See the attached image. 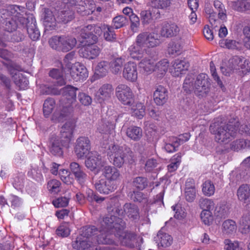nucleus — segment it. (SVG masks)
<instances>
[{
    "label": "nucleus",
    "mask_w": 250,
    "mask_h": 250,
    "mask_svg": "<svg viewBox=\"0 0 250 250\" xmlns=\"http://www.w3.org/2000/svg\"><path fill=\"white\" fill-rule=\"evenodd\" d=\"M107 154L113 165L118 167H121L126 162H129L133 157V152L126 145L111 144L108 146Z\"/></svg>",
    "instance_id": "1"
},
{
    "label": "nucleus",
    "mask_w": 250,
    "mask_h": 250,
    "mask_svg": "<svg viewBox=\"0 0 250 250\" xmlns=\"http://www.w3.org/2000/svg\"><path fill=\"white\" fill-rule=\"evenodd\" d=\"M211 133L215 135V139L219 143H228L237 130L235 125L225 124L219 121L212 123L209 126Z\"/></svg>",
    "instance_id": "2"
},
{
    "label": "nucleus",
    "mask_w": 250,
    "mask_h": 250,
    "mask_svg": "<svg viewBox=\"0 0 250 250\" xmlns=\"http://www.w3.org/2000/svg\"><path fill=\"white\" fill-rule=\"evenodd\" d=\"M78 88L71 85L62 88L60 90L53 88L52 93L54 95L62 94V97L60 100L63 108L61 113V116H65V112L70 113L72 111V104L76 102L77 91Z\"/></svg>",
    "instance_id": "3"
},
{
    "label": "nucleus",
    "mask_w": 250,
    "mask_h": 250,
    "mask_svg": "<svg viewBox=\"0 0 250 250\" xmlns=\"http://www.w3.org/2000/svg\"><path fill=\"white\" fill-rule=\"evenodd\" d=\"M76 39L71 35L56 36L49 41L50 46L58 51L67 52L73 49L77 44Z\"/></svg>",
    "instance_id": "4"
},
{
    "label": "nucleus",
    "mask_w": 250,
    "mask_h": 250,
    "mask_svg": "<svg viewBox=\"0 0 250 250\" xmlns=\"http://www.w3.org/2000/svg\"><path fill=\"white\" fill-rule=\"evenodd\" d=\"M108 211H109L108 210ZM110 212V211H108ZM112 214L107 215L103 218L101 221V227L100 229H104L106 230H111L114 232V235H116V233L119 230H123L125 227V222L121 218L117 217L115 215L116 213H113L110 211Z\"/></svg>",
    "instance_id": "5"
},
{
    "label": "nucleus",
    "mask_w": 250,
    "mask_h": 250,
    "mask_svg": "<svg viewBox=\"0 0 250 250\" xmlns=\"http://www.w3.org/2000/svg\"><path fill=\"white\" fill-rule=\"evenodd\" d=\"M109 211H111L114 213H116L117 215L123 216L124 213L132 220H137L139 217V209L138 207L134 204L126 203L124 205V210L120 207L119 203H116L114 207H107Z\"/></svg>",
    "instance_id": "6"
},
{
    "label": "nucleus",
    "mask_w": 250,
    "mask_h": 250,
    "mask_svg": "<svg viewBox=\"0 0 250 250\" xmlns=\"http://www.w3.org/2000/svg\"><path fill=\"white\" fill-rule=\"evenodd\" d=\"M210 83L208 76L201 73L197 76L193 86L194 93L199 97H206L210 91Z\"/></svg>",
    "instance_id": "7"
},
{
    "label": "nucleus",
    "mask_w": 250,
    "mask_h": 250,
    "mask_svg": "<svg viewBox=\"0 0 250 250\" xmlns=\"http://www.w3.org/2000/svg\"><path fill=\"white\" fill-rule=\"evenodd\" d=\"M115 94L119 101L124 105H130L134 102L133 92L126 84H119L115 89Z\"/></svg>",
    "instance_id": "8"
},
{
    "label": "nucleus",
    "mask_w": 250,
    "mask_h": 250,
    "mask_svg": "<svg viewBox=\"0 0 250 250\" xmlns=\"http://www.w3.org/2000/svg\"><path fill=\"white\" fill-rule=\"evenodd\" d=\"M136 42L139 46L146 49V48L157 46L160 42L157 35L154 33L143 32L137 36Z\"/></svg>",
    "instance_id": "9"
},
{
    "label": "nucleus",
    "mask_w": 250,
    "mask_h": 250,
    "mask_svg": "<svg viewBox=\"0 0 250 250\" xmlns=\"http://www.w3.org/2000/svg\"><path fill=\"white\" fill-rule=\"evenodd\" d=\"M104 161L102 156L96 151H92L88 153L85 161L86 167L92 171H96L98 173L102 167L104 166Z\"/></svg>",
    "instance_id": "10"
},
{
    "label": "nucleus",
    "mask_w": 250,
    "mask_h": 250,
    "mask_svg": "<svg viewBox=\"0 0 250 250\" xmlns=\"http://www.w3.org/2000/svg\"><path fill=\"white\" fill-rule=\"evenodd\" d=\"M92 183L94 185L95 189L101 194H108L116 189V186L114 182L104 178L94 180L92 179Z\"/></svg>",
    "instance_id": "11"
},
{
    "label": "nucleus",
    "mask_w": 250,
    "mask_h": 250,
    "mask_svg": "<svg viewBox=\"0 0 250 250\" xmlns=\"http://www.w3.org/2000/svg\"><path fill=\"white\" fill-rule=\"evenodd\" d=\"M123 230H119L116 233V237H118L121 243L123 246L129 248H133L136 245L138 239L143 240V238L137 237V235L131 232H123Z\"/></svg>",
    "instance_id": "12"
},
{
    "label": "nucleus",
    "mask_w": 250,
    "mask_h": 250,
    "mask_svg": "<svg viewBox=\"0 0 250 250\" xmlns=\"http://www.w3.org/2000/svg\"><path fill=\"white\" fill-rule=\"evenodd\" d=\"M90 149V142L86 137H80L76 142L75 152L79 158H81L87 154Z\"/></svg>",
    "instance_id": "13"
},
{
    "label": "nucleus",
    "mask_w": 250,
    "mask_h": 250,
    "mask_svg": "<svg viewBox=\"0 0 250 250\" xmlns=\"http://www.w3.org/2000/svg\"><path fill=\"white\" fill-rule=\"evenodd\" d=\"M75 5V10L84 16L92 14L95 9V4L89 0H78Z\"/></svg>",
    "instance_id": "14"
},
{
    "label": "nucleus",
    "mask_w": 250,
    "mask_h": 250,
    "mask_svg": "<svg viewBox=\"0 0 250 250\" xmlns=\"http://www.w3.org/2000/svg\"><path fill=\"white\" fill-rule=\"evenodd\" d=\"M83 46L79 50V54L81 57L92 60L95 59L99 56L101 50L100 48L96 45H82Z\"/></svg>",
    "instance_id": "15"
},
{
    "label": "nucleus",
    "mask_w": 250,
    "mask_h": 250,
    "mask_svg": "<svg viewBox=\"0 0 250 250\" xmlns=\"http://www.w3.org/2000/svg\"><path fill=\"white\" fill-rule=\"evenodd\" d=\"M123 77L130 82H135L138 77L137 66L135 63L127 62L124 65L123 72Z\"/></svg>",
    "instance_id": "16"
},
{
    "label": "nucleus",
    "mask_w": 250,
    "mask_h": 250,
    "mask_svg": "<svg viewBox=\"0 0 250 250\" xmlns=\"http://www.w3.org/2000/svg\"><path fill=\"white\" fill-rule=\"evenodd\" d=\"M63 147H65V146L62 145V141L59 136L53 135L50 138L49 150L52 155L59 157L62 156Z\"/></svg>",
    "instance_id": "17"
},
{
    "label": "nucleus",
    "mask_w": 250,
    "mask_h": 250,
    "mask_svg": "<svg viewBox=\"0 0 250 250\" xmlns=\"http://www.w3.org/2000/svg\"><path fill=\"white\" fill-rule=\"evenodd\" d=\"M98 235L96 238V243L101 244H112L114 243V232H112L111 230H106L104 229H99Z\"/></svg>",
    "instance_id": "18"
},
{
    "label": "nucleus",
    "mask_w": 250,
    "mask_h": 250,
    "mask_svg": "<svg viewBox=\"0 0 250 250\" xmlns=\"http://www.w3.org/2000/svg\"><path fill=\"white\" fill-rule=\"evenodd\" d=\"M180 31V27L175 23L166 22L163 25L160 33L164 37L170 38L177 36Z\"/></svg>",
    "instance_id": "19"
},
{
    "label": "nucleus",
    "mask_w": 250,
    "mask_h": 250,
    "mask_svg": "<svg viewBox=\"0 0 250 250\" xmlns=\"http://www.w3.org/2000/svg\"><path fill=\"white\" fill-rule=\"evenodd\" d=\"M26 21V28L29 38L33 41L38 40L40 36V32L37 27L35 19L33 17H28Z\"/></svg>",
    "instance_id": "20"
},
{
    "label": "nucleus",
    "mask_w": 250,
    "mask_h": 250,
    "mask_svg": "<svg viewBox=\"0 0 250 250\" xmlns=\"http://www.w3.org/2000/svg\"><path fill=\"white\" fill-rule=\"evenodd\" d=\"M70 74L76 82L83 81L88 77L87 69L84 66L80 64L71 67Z\"/></svg>",
    "instance_id": "21"
},
{
    "label": "nucleus",
    "mask_w": 250,
    "mask_h": 250,
    "mask_svg": "<svg viewBox=\"0 0 250 250\" xmlns=\"http://www.w3.org/2000/svg\"><path fill=\"white\" fill-rule=\"evenodd\" d=\"M114 88L111 84L102 85L96 93V96L100 102L108 100L113 94Z\"/></svg>",
    "instance_id": "22"
},
{
    "label": "nucleus",
    "mask_w": 250,
    "mask_h": 250,
    "mask_svg": "<svg viewBox=\"0 0 250 250\" xmlns=\"http://www.w3.org/2000/svg\"><path fill=\"white\" fill-rule=\"evenodd\" d=\"M168 99L167 91L162 85L157 87L153 93V99L157 105H163Z\"/></svg>",
    "instance_id": "23"
},
{
    "label": "nucleus",
    "mask_w": 250,
    "mask_h": 250,
    "mask_svg": "<svg viewBox=\"0 0 250 250\" xmlns=\"http://www.w3.org/2000/svg\"><path fill=\"white\" fill-rule=\"evenodd\" d=\"M103 167L102 171V175L105 178L104 179L114 182L119 178L120 173L117 168L110 166H105Z\"/></svg>",
    "instance_id": "24"
},
{
    "label": "nucleus",
    "mask_w": 250,
    "mask_h": 250,
    "mask_svg": "<svg viewBox=\"0 0 250 250\" xmlns=\"http://www.w3.org/2000/svg\"><path fill=\"white\" fill-rule=\"evenodd\" d=\"M95 244H96V243L93 242L92 240H90L80 234V235L77 237L76 240L72 242V245L73 248L75 249L84 250Z\"/></svg>",
    "instance_id": "25"
},
{
    "label": "nucleus",
    "mask_w": 250,
    "mask_h": 250,
    "mask_svg": "<svg viewBox=\"0 0 250 250\" xmlns=\"http://www.w3.org/2000/svg\"><path fill=\"white\" fill-rule=\"evenodd\" d=\"M155 241L159 247L166 248L171 245L172 238L170 235L160 230L158 232L157 236L155 237Z\"/></svg>",
    "instance_id": "26"
},
{
    "label": "nucleus",
    "mask_w": 250,
    "mask_h": 250,
    "mask_svg": "<svg viewBox=\"0 0 250 250\" xmlns=\"http://www.w3.org/2000/svg\"><path fill=\"white\" fill-rule=\"evenodd\" d=\"M238 199L245 204L250 203V186L243 184L239 187L237 191Z\"/></svg>",
    "instance_id": "27"
},
{
    "label": "nucleus",
    "mask_w": 250,
    "mask_h": 250,
    "mask_svg": "<svg viewBox=\"0 0 250 250\" xmlns=\"http://www.w3.org/2000/svg\"><path fill=\"white\" fill-rule=\"evenodd\" d=\"M99 230L94 226H86L81 229V233L83 236L91 240L96 244V238L98 235Z\"/></svg>",
    "instance_id": "28"
},
{
    "label": "nucleus",
    "mask_w": 250,
    "mask_h": 250,
    "mask_svg": "<svg viewBox=\"0 0 250 250\" xmlns=\"http://www.w3.org/2000/svg\"><path fill=\"white\" fill-rule=\"evenodd\" d=\"M125 60L122 57H113L108 63L110 71L114 74L121 73Z\"/></svg>",
    "instance_id": "29"
},
{
    "label": "nucleus",
    "mask_w": 250,
    "mask_h": 250,
    "mask_svg": "<svg viewBox=\"0 0 250 250\" xmlns=\"http://www.w3.org/2000/svg\"><path fill=\"white\" fill-rule=\"evenodd\" d=\"M43 23L46 28L54 27L56 25V19L52 12L48 9H44L42 15Z\"/></svg>",
    "instance_id": "30"
},
{
    "label": "nucleus",
    "mask_w": 250,
    "mask_h": 250,
    "mask_svg": "<svg viewBox=\"0 0 250 250\" xmlns=\"http://www.w3.org/2000/svg\"><path fill=\"white\" fill-rule=\"evenodd\" d=\"M126 134L130 139L137 141L140 140L143 136L142 129L141 127L132 126L127 128Z\"/></svg>",
    "instance_id": "31"
},
{
    "label": "nucleus",
    "mask_w": 250,
    "mask_h": 250,
    "mask_svg": "<svg viewBox=\"0 0 250 250\" xmlns=\"http://www.w3.org/2000/svg\"><path fill=\"white\" fill-rule=\"evenodd\" d=\"M237 230V225L235 221L232 219H227L222 224V231L227 235L234 234Z\"/></svg>",
    "instance_id": "32"
},
{
    "label": "nucleus",
    "mask_w": 250,
    "mask_h": 250,
    "mask_svg": "<svg viewBox=\"0 0 250 250\" xmlns=\"http://www.w3.org/2000/svg\"><path fill=\"white\" fill-rule=\"evenodd\" d=\"M229 5L234 10L239 11L250 10V2L248 0H234L230 1Z\"/></svg>",
    "instance_id": "33"
},
{
    "label": "nucleus",
    "mask_w": 250,
    "mask_h": 250,
    "mask_svg": "<svg viewBox=\"0 0 250 250\" xmlns=\"http://www.w3.org/2000/svg\"><path fill=\"white\" fill-rule=\"evenodd\" d=\"M188 63L184 60L176 59L173 63L172 67L175 70V76H178L184 71L187 70Z\"/></svg>",
    "instance_id": "34"
},
{
    "label": "nucleus",
    "mask_w": 250,
    "mask_h": 250,
    "mask_svg": "<svg viewBox=\"0 0 250 250\" xmlns=\"http://www.w3.org/2000/svg\"><path fill=\"white\" fill-rule=\"evenodd\" d=\"M140 15L142 22L144 24L149 23L153 17L158 18L159 16L158 14H156V12L152 7L148 10L142 11Z\"/></svg>",
    "instance_id": "35"
},
{
    "label": "nucleus",
    "mask_w": 250,
    "mask_h": 250,
    "mask_svg": "<svg viewBox=\"0 0 250 250\" xmlns=\"http://www.w3.org/2000/svg\"><path fill=\"white\" fill-rule=\"evenodd\" d=\"M74 18V12L73 10L67 8L62 10L58 13L57 17L59 22L66 23L71 21Z\"/></svg>",
    "instance_id": "36"
},
{
    "label": "nucleus",
    "mask_w": 250,
    "mask_h": 250,
    "mask_svg": "<svg viewBox=\"0 0 250 250\" xmlns=\"http://www.w3.org/2000/svg\"><path fill=\"white\" fill-rule=\"evenodd\" d=\"M139 67L144 72L151 73L154 71L155 63L152 59L144 58L139 63Z\"/></svg>",
    "instance_id": "37"
},
{
    "label": "nucleus",
    "mask_w": 250,
    "mask_h": 250,
    "mask_svg": "<svg viewBox=\"0 0 250 250\" xmlns=\"http://www.w3.org/2000/svg\"><path fill=\"white\" fill-rule=\"evenodd\" d=\"M104 38L105 40L109 42H115L116 35L114 29L111 26L104 24L103 26Z\"/></svg>",
    "instance_id": "38"
},
{
    "label": "nucleus",
    "mask_w": 250,
    "mask_h": 250,
    "mask_svg": "<svg viewBox=\"0 0 250 250\" xmlns=\"http://www.w3.org/2000/svg\"><path fill=\"white\" fill-rule=\"evenodd\" d=\"M128 50L131 57L134 59L138 60L142 58L143 54L146 49L139 46L136 42L135 44H133L129 47Z\"/></svg>",
    "instance_id": "39"
},
{
    "label": "nucleus",
    "mask_w": 250,
    "mask_h": 250,
    "mask_svg": "<svg viewBox=\"0 0 250 250\" xmlns=\"http://www.w3.org/2000/svg\"><path fill=\"white\" fill-rule=\"evenodd\" d=\"M240 230L244 234L250 232V215L243 216L240 221Z\"/></svg>",
    "instance_id": "40"
},
{
    "label": "nucleus",
    "mask_w": 250,
    "mask_h": 250,
    "mask_svg": "<svg viewBox=\"0 0 250 250\" xmlns=\"http://www.w3.org/2000/svg\"><path fill=\"white\" fill-rule=\"evenodd\" d=\"M171 2L170 0H152L151 6L156 12V14L160 15L158 9H165L170 6Z\"/></svg>",
    "instance_id": "41"
},
{
    "label": "nucleus",
    "mask_w": 250,
    "mask_h": 250,
    "mask_svg": "<svg viewBox=\"0 0 250 250\" xmlns=\"http://www.w3.org/2000/svg\"><path fill=\"white\" fill-rule=\"evenodd\" d=\"M182 48L183 46L181 42H172L168 44L167 52L170 55H178L181 53Z\"/></svg>",
    "instance_id": "42"
},
{
    "label": "nucleus",
    "mask_w": 250,
    "mask_h": 250,
    "mask_svg": "<svg viewBox=\"0 0 250 250\" xmlns=\"http://www.w3.org/2000/svg\"><path fill=\"white\" fill-rule=\"evenodd\" d=\"M108 62L106 61L100 62L95 70V74L98 78H102L106 75L108 73Z\"/></svg>",
    "instance_id": "43"
},
{
    "label": "nucleus",
    "mask_w": 250,
    "mask_h": 250,
    "mask_svg": "<svg viewBox=\"0 0 250 250\" xmlns=\"http://www.w3.org/2000/svg\"><path fill=\"white\" fill-rule=\"evenodd\" d=\"M219 44L221 47L229 49H238L240 46V43L238 42L229 39L220 40Z\"/></svg>",
    "instance_id": "44"
},
{
    "label": "nucleus",
    "mask_w": 250,
    "mask_h": 250,
    "mask_svg": "<svg viewBox=\"0 0 250 250\" xmlns=\"http://www.w3.org/2000/svg\"><path fill=\"white\" fill-rule=\"evenodd\" d=\"M114 127V125L111 123L107 121L102 120L98 124L97 130L102 134H108L110 133Z\"/></svg>",
    "instance_id": "45"
},
{
    "label": "nucleus",
    "mask_w": 250,
    "mask_h": 250,
    "mask_svg": "<svg viewBox=\"0 0 250 250\" xmlns=\"http://www.w3.org/2000/svg\"><path fill=\"white\" fill-rule=\"evenodd\" d=\"M230 148L232 150L236 151L245 148H250V141L244 139L236 140L231 143Z\"/></svg>",
    "instance_id": "46"
},
{
    "label": "nucleus",
    "mask_w": 250,
    "mask_h": 250,
    "mask_svg": "<svg viewBox=\"0 0 250 250\" xmlns=\"http://www.w3.org/2000/svg\"><path fill=\"white\" fill-rule=\"evenodd\" d=\"M49 76L56 80L54 82L56 85L61 86L65 84L62 71L57 69H53L50 71Z\"/></svg>",
    "instance_id": "47"
},
{
    "label": "nucleus",
    "mask_w": 250,
    "mask_h": 250,
    "mask_svg": "<svg viewBox=\"0 0 250 250\" xmlns=\"http://www.w3.org/2000/svg\"><path fill=\"white\" fill-rule=\"evenodd\" d=\"M181 154L178 153L171 158L170 164L167 166L168 172H172L177 169L181 162Z\"/></svg>",
    "instance_id": "48"
},
{
    "label": "nucleus",
    "mask_w": 250,
    "mask_h": 250,
    "mask_svg": "<svg viewBox=\"0 0 250 250\" xmlns=\"http://www.w3.org/2000/svg\"><path fill=\"white\" fill-rule=\"evenodd\" d=\"M199 206L203 210L211 211L213 210L215 207L214 202L210 199L201 198L199 200Z\"/></svg>",
    "instance_id": "49"
},
{
    "label": "nucleus",
    "mask_w": 250,
    "mask_h": 250,
    "mask_svg": "<svg viewBox=\"0 0 250 250\" xmlns=\"http://www.w3.org/2000/svg\"><path fill=\"white\" fill-rule=\"evenodd\" d=\"M147 179L144 177H137L134 178L132 181V186L136 189L140 190L145 189L147 186Z\"/></svg>",
    "instance_id": "50"
},
{
    "label": "nucleus",
    "mask_w": 250,
    "mask_h": 250,
    "mask_svg": "<svg viewBox=\"0 0 250 250\" xmlns=\"http://www.w3.org/2000/svg\"><path fill=\"white\" fill-rule=\"evenodd\" d=\"M214 6L218 12V18L224 21L227 19V11L224 5L219 0L214 1Z\"/></svg>",
    "instance_id": "51"
},
{
    "label": "nucleus",
    "mask_w": 250,
    "mask_h": 250,
    "mask_svg": "<svg viewBox=\"0 0 250 250\" xmlns=\"http://www.w3.org/2000/svg\"><path fill=\"white\" fill-rule=\"evenodd\" d=\"M56 233L58 236L62 237L68 236L70 233L69 224L66 222L62 223L56 229Z\"/></svg>",
    "instance_id": "52"
},
{
    "label": "nucleus",
    "mask_w": 250,
    "mask_h": 250,
    "mask_svg": "<svg viewBox=\"0 0 250 250\" xmlns=\"http://www.w3.org/2000/svg\"><path fill=\"white\" fill-rule=\"evenodd\" d=\"M202 191L206 196H210L212 195L215 192V187L213 184L209 180L206 181L202 184Z\"/></svg>",
    "instance_id": "53"
},
{
    "label": "nucleus",
    "mask_w": 250,
    "mask_h": 250,
    "mask_svg": "<svg viewBox=\"0 0 250 250\" xmlns=\"http://www.w3.org/2000/svg\"><path fill=\"white\" fill-rule=\"evenodd\" d=\"M169 66V62L167 59H163L155 64V71L163 75L167 70Z\"/></svg>",
    "instance_id": "54"
},
{
    "label": "nucleus",
    "mask_w": 250,
    "mask_h": 250,
    "mask_svg": "<svg viewBox=\"0 0 250 250\" xmlns=\"http://www.w3.org/2000/svg\"><path fill=\"white\" fill-rule=\"evenodd\" d=\"M133 116L139 119L142 118L145 115V107L141 103H138L131 108Z\"/></svg>",
    "instance_id": "55"
},
{
    "label": "nucleus",
    "mask_w": 250,
    "mask_h": 250,
    "mask_svg": "<svg viewBox=\"0 0 250 250\" xmlns=\"http://www.w3.org/2000/svg\"><path fill=\"white\" fill-rule=\"evenodd\" d=\"M127 22L126 17L119 15L114 17L112 20V26L114 29H119L125 26Z\"/></svg>",
    "instance_id": "56"
},
{
    "label": "nucleus",
    "mask_w": 250,
    "mask_h": 250,
    "mask_svg": "<svg viewBox=\"0 0 250 250\" xmlns=\"http://www.w3.org/2000/svg\"><path fill=\"white\" fill-rule=\"evenodd\" d=\"M55 104V103L53 99L48 98L44 101L43 105V112L44 116H47L52 113Z\"/></svg>",
    "instance_id": "57"
},
{
    "label": "nucleus",
    "mask_w": 250,
    "mask_h": 250,
    "mask_svg": "<svg viewBox=\"0 0 250 250\" xmlns=\"http://www.w3.org/2000/svg\"><path fill=\"white\" fill-rule=\"evenodd\" d=\"M10 13V18H17L19 19L22 16L24 12V7L17 5H13L9 6Z\"/></svg>",
    "instance_id": "58"
},
{
    "label": "nucleus",
    "mask_w": 250,
    "mask_h": 250,
    "mask_svg": "<svg viewBox=\"0 0 250 250\" xmlns=\"http://www.w3.org/2000/svg\"><path fill=\"white\" fill-rule=\"evenodd\" d=\"M242 61V59L237 56L231 58L229 61V68L230 70L237 73Z\"/></svg>",
    "instance_id": "59"
},
{
    "label": "nucleus",
    "mask_w": 250,
    "mask_h": 250,
    "mask_svg": "<svg viewBox=\"0 0 250 250\" xmlns=\"http://www.w3.org/2000/svg\"><path fill=\"white\" fill-rule=\"evenodd\" d=\"M73 135L69 131L66 132L61 130L60 136L59 137L62 141V145L67 148L69 147L70 143L73 138Z\"/></svg>",
    "instance_id": "60"
},
{
    "label": "nucleus",
    "mask_w": 250,
    "mask_h": 250,
    "mask_svg": "<svg viewBox=\"0 0 250 250\" xmlns=\"http://www.w3.org/2000/svg\"><path fill=\"white\" fill-rule=\"evenodd\" d=\"M179 146V143L176 140V137H172L170 139V142L166 143L164 149L167 152L171 153L176 151Z\"/></svg>",
    "instance_id": "61"
},
{
    "label": "nucleus",
    "mask_w": 250,
    "mask_h": 250,
    "mask_svg": "<svg viewBox=\"0 0 250 250\" xmlns=\"http://www.w3.org/2000/svg\"><path fill=\"white\" fill-rule=\"evenodd\" d=\"M86 194L87 200L91 202H93V201H95L97 203H100L104 201L105 199L104 197H101L96 194L92 190L90 189H88L86 190Z\"/></svg>",
    "instance_id": "62"
},
{
    "label": "nucleus",
    "mask_w": 250,
    "mask_h": 250,
    "mask_svg": "<svg viewBox=\"0 0 250 250\" xmlns=\"http://www.w3.org/2000/svg\"><path fill=\"white\" fill-rule=\"evenodd\" d=\"M78 99L80 104L84 106H89L92 102V98L84 92H80L78 95Z\"/></svg>",
    "instance_id": "63"
},
{
    "label": "nucleus",
    "mask_w": 250,
    "mask_h": 250,
    "mask_svg": "<svg viewBox=\"0 0 250 250\" xmlns=\"http://www.w3.org/2000/svg\"><path fill=\"white\" fill-rule=\"evenodd\" d=\"M250 72V62L247 60H243L240 67L237 72L238 75L244 76Z\"/></svg>",
    "instance_id": "64"
}]
</instances>
